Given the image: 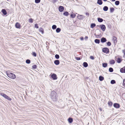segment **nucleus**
Here are the masks:
<instances>
[{
    "label": "nucleus",
    "mask_w": 125,
    "mask_h": 125,
    "mask_svg": "<svg viewBox=\"0 0 125 125\" xmlns=\"http://www.w3.org/2000/svg\"><path fill=\"white\" fill-rule=\"evenodd\" d=\"M51 97L53 101H56L57 99V94L54 91L52 92L51 93Z\"/></svg>",
    "instance_id": "f257e3e1"
},
{
    "label": "nucleus",
    "mask_w": 125,
    "mask_h": 125,
    "mask_svg": "<svg viewBox=\"0 0 125 125\" xmlns=\"http://www.w3.org/2000/svg\"><path fill=\"white\" fill-rule=\"evenodd\" d=\"M7 76L10 78L12 79H14L16 78V75L14 74L11 73H7Z\"/></svg>",
    "instance_id": "f03ea898"
},
{
    "label": "nucleus",
    "mask_w": 125,
    "mask_h": 125,
    "mask_svg": "<svg viewBox=\"0 0 125 125\" xmlns=\"http://www.w3.org/2000/svg\"><path fill=\"white\" fill-rule=\"evenodd\" d=\"M0 95L5 99L9 101H10L11 100V98L4 93H0Z\"/></svg>",
    "instance_id": "7ed1b4c3"
},
{
    "label": "nucleus",
    "mask_w": 125,
    "mask_h": 125,
    "mask_svg": "<svg viewBox=\"0 0 125 125\" xmlns=\"http://www.w3.org/2000/svg\"><path fill=\"white\" fill-rule=\"evenodd\" d=\"M50 76H51L53 80H56L57 79V78L56 75L55 73H51L50 75Z\"/></svg>",
    "instance_id": "20e7f679"
},
{
    "label": "nucleus",
    "mask_w": 125,
    "mask_h": 125,
    "mask_svg": "<svg viewBox=\"0 0 125 125\" xmlns=\"http://www.w3.org/2000/svg\"><path fill=\"white\" fill-rule=\"evenodd\" d=\"M102 50L105 53H108L109 52L108 49L106 48H103V49Z\"/></svg>",
    "instance_id": "39448f33"
},
{
    "label": "nucleus",
    "mask_w": 125,
    "mask_h": 125,
    "mask_svg": "<svg viewBox=\"0 0 125 125\" xmlns=\"http://www.w3.org/2000/svg\"><path fill=\"white\" fill-rule=\"evenodd\" d=\"M64 9V7L62 6H59V10L60 12H62L63 11Z\"/></svg>",
    "instance_id": "423d86ee"
},
{
    "label": "nucleus",
    "mask_w": 125,
    "mask_h": 125,
    "mask_svg": "<svg viewBox=\"0 0 125 125\" xmlns=\"http://www.w3.org/2000/svg\"><path fill=\"white\" fill-rule=\"evenodd\" d=\"M100 25L101 30L103 31H104L106 28L105 26L103 24Z\"/></svg>",
    "instance_id": "0eeeda50"
},
{
    "label": "nucleus",
    "mask_w": 125,
    "mask_h": 125,
    "mask_svg": "<svg viewBox=\"0 0 125 125\" xmlns=\"http://www.w3.org/2000/svg\"><path fill=\"white\" fill-rule=\"evenodd\" d=\"M78 18L80 20H82L84 18V16L82 15H79L77 16Z\"/></svg>",
    "instance_id": "6e6552de"
},
{
    "label": "nucleus",
    "mask_w": 125,
    "mask_h": 125,
    "mask_svg": "<svg viewBox=\"0 0 125 125\" xmlns=\"http://www.w3.org/2000/svg\"><path fill=\"white\" fill-rule=\"evenodd\" d=\"M15 26L17 28H20V24L18 22H17L16 23L15 25Z\"/></svg>",
    "instance_id": "1a4fd4ad"
},
{
    "label": "nucleus",
    "mask_w": 125,
    "mask_h": 125,
    "mask_svg": "<svg viewBox=\"0 0 125 125\" xmlns=\"http://www.w3.org/2000/svg\"><path fill=\"white\" fill-rule=\"evenodd\" d=\"M120 71L121 73H125V66L121 69Z\"/></svg>",
    "instance_id": "9d476101"
},
{
    "label": "nucleus",
    "mask_w": 125,
    "mask_h": 125,
    "mask_svg": "<svg viewBox=\"0 0 125 125\" xmlns=\"http://www.w3.org/2000/svg\"><path fill=\"white\" fill-rule=\"evenodd\" d=\"M114 106L116 108H118L119 107V105L117 103H115L114 104Z\"/></svg>",
    "instance_id": "9b49d317"
},
{
    "label": "nucleus",
    "mask_w": 125,
    "mask_h": 125,
    "mask_svg": "<svg viewBox=\"0 0 125 125\" xmlns=\"http://www.w3.org/2000/svg\"><path fill=\"white\" fill-rule=\"evenodd\" d=\"M101 42L103 43L105 42L107 40L105 38L103 37L101 39Z\"/></svg>",
    "instance_id": "f8f14e48"
},
{
    "label": "nucleus",
    "mask_w": 125,
    "mask_h": 125,
    "mask_svg": "<svg viewBox=\"0 0 125 125\" xmlns=\"http://www.w3.org/2000/svg\"><path fill=\"white\" fill-rule=\"evenodd\" d=\"M54 63L56 65H58L59 64L60 62L58 60H56L54 61Z\"/></svg>",
    "instance_id": "ddd939ff"
},
{
    "label": "nucleus",
    "mask_w": 125,
    "mask_h": 125,
    "mask_svg": "<svg viewBox=\"0 0 125 125\" xmlns=\"http://www.w3.org/2000/svg\"><path fill=\"white\" fill-rule=\"evenodd\" d=\"M2 12L4 15H6L7 14V12L6 10L5 9H3L2 10Z\"/></svg>",
    "instance_id": "4468645a"
},
{
    "label": "nucleus",
    "mask_w": 125,
    "mask_h": 125,
    "mask_svg": "<svg viewBox=\"0 0 125 125\" xmlns=\"http://www.w3.org/2000/svg\"><path fill=\"white\" fill-rule=\"evenodd\" d=\"M97 3L99 5H101L102 4V0H98Z\"/></svg>",
    "instance_id": "2eb2a0df"
},
{
    "label": "nucleus",
    "mask_w": 125,
    "mask_h": 125,
    "mask_svg": "<svg viewBox=\"0 0 125 125\" xmlns=\"http://www.w3.org/2000/svg\"><path fill=\"white\" fill-rule=\"evenodd\" d=\"M68 121L69 123H71L73 122V119L71 118H70L68 119Z\"/></svg>",
    "instance_id": "dca6fc26"
},
{
    "label": "nucleus",
    "mask_w": 125,
    "mask_h": 125,
    "mask_svg": "<svg viewBox=\"0 0 125 125\" xmlns=\"http://www.w3.org/2000/svg\"><path fill=\"white\" fill-rule=\"evenodd\" d=\"M63 15L65 16H67L69 15V13L68 12L66 11L63 13Z\"/></svg>",
    "instance_id": "f3484780"
},
{
    "label": "nucleus",
    "mask_w": 125,
    "mask_h": 125,
    "mask_svg": "<svg viewBox=\"0 0 125 125\" xmlns=\"http://www.w3.org/2000/svg\"><path fill=\"white\" fill-rule=\"evenodd\" d=\"M83 66L85 67H87L88 66V64L87 62H84L83 63Z\"/></svg>",
    "instance_id": "a211bd4d"
},
{
    "label": "nucleus",
    "mask_w": 125,
    "mask_h": 125,
    "mask_svg": "<svg viewBox=\"0 0 125 125\" xmlns=\"http://www.w3.org/2000/svg\"><path fill=\"white\" fill-rule=\"evenodd\" d=\"M61 31V29L59 28H57L56 30V31L57 33Z\"/></svg>",
    "instance_id": "6ab92c4d"
},
{
    "label": "nucleus",
    "mask_w": 125,
    "mask_h": 125,
    "mask_svg": "<svg viewBox=\"0 0 125 125\" xmlns=\"http://www.w3.org/2000/svg\"><path fill=\"white\" fill-rule=\"evenodd\" d=\"M115 61L114 60H112L110 62V63L111 64H114L115 63Z\"/></svg>",
    "instance_id": "aec40b11"
},
{
    "label": "nucleus",
    "mask_w": 125,
    "mask_h": 125,
    "mask_svg": "<svg viewBox=\"0 0 125 125\" xmlns=\"http://www.w3.org/2000/svg\"><path fill=\"white\" fill-rule=\"evenodd\" d=\"M95 42L97 43H100V40L99 39H96L95 40Z\"/></svg>",
    "instance_id": "412c9836"
},
{
    "label": "nucleus",
    "mask_w": 125,
    "mask_h": 125,
    "mask_svg": "<svg viewBox=\"0 0 125 125\" xmlns=\"http://www.w3.org/2000/svg\"><path fill=\"white\" fill-rule=\"evenodd\" d=\"M113 40H114V42L115 43H116L117 42V38L115 37H114L113 38Z\"/></svg>",
    "instance_id": "4be33fe9"
},
{
    "label": "nucleus",
    "mask_w": 125,
    "mask_h": 125,
    "mask_svg": "<svg viewBox=\"0 0 125 125\" xmlns=\"http://www.w3.org/2000/svg\"><path fill=\"white\" fill-rule=\"evenodd\" d=\"M108 7L106 6H104L103 8V10L105 11H106L108 10Z\"/></svg>",
    "instance_id": "5701e85b"
},
{
    "label": "nucleus",
    "mask_w": 125,
    "mask_h": 125,
    "mask_svg": "<svg viewBox=\"0 0 125 125\" xmlns=\"http://www.w3.org/2000/svg\"><path fill=\"white\" fill-rule=\"evenodd\" d=\"M99 79L100 81H102L104 79V78L102 76H100L99 77Z\"/></svg>",
    "instance_id": "b1692460"
},
{
    "label": "nucleus",
    "mask_w": 125,
    "mask_h": 125,
    "mask_svg": "<svg viewBox=\"0 0 125 125\" xmlns=\"http://www.w3.org/2000/svg\"><path fill=\"white\" fill-rule=\"evenodd\" d=\"M98 21L100 22H102L103 21V19L102 18H98Z\"/></svg>",
    "instance_id": "393cba45"
},
{
    "label": "nucleus",
    "mask_w": 125,
    "mask_h": 125,
    "mask_svg": "<svg viewBox=\"0 0 125 125\" xmlns=\"http://www.w3.org/2000/svg\"><path fill=\"white\" fill-rule=\"evenodd\" d=\"M39 31L40 32H41L42 34H43L44 33V32L43 29L42 28H40V29Z\"/></svg>",
    "instance_id": "a878e982"
},
{
    "label": "nucleus",
    "mask_w": 125,
    "mask_h": 125,
    "mask_svg": "<svg viewBox=\"0 0 125 125\" xmlns=\"http://www.w3.org/2000/svg\"><path fill=\"white\" fill-rule=\"evenodd\" d=\"M95 24L94 23H92L91 24V27L92 28H93L95 26Z\"/></svg>",
    "instance_id": "bb28decb"
},
{
    "label": "nucleus",
    "mask_w": 125,
    "mask_h": 125,
    "mask_svg": "<svg viewBox=\"0 0 125 125\" xmlns=\"http://www.w3.org/2000/svg\"><path fill=\"white\" fill-rule=\"evenodd\" d=\"M108 104L110 106H112L113 104L112 102L111 101L109 102L108 103Z\"/></svg>",
    "instance_id": "cd10ccee"
},
{
    "label": "nucleus",
    "mask_w": 125,
    "mask_h": 125,
    "mask_svg": "<svg viewBox=\"0 0 125 125\" xmlns=\"http://www.w3.org/2000/svg\"><path fill=\"white\" fill-rule=\"evenodd\" d=\"M107 66V64L106 63H103V66L104 67H106Z\"/></svg>",
    "instance_id": "c85d7f7f"
},
{
    "label": "nucleus",
    "mask_w": 125,
    "mask_h": 125,
    "mask_svg": "<svg viewBox=\"0 0 125 125\" xmlns=\"http://www.w3.org/2000/svg\"><path fill=\"white\" fill-rule=\"evenodd\" d=\"M115 83V81L114 80H112L111 81V83L112 84H114Z\"/></svg>",
    "instance_id": "c756f323"
},
{
    "label": "nucleus",
    "mask_w": 125,
    "mask_h": 125,
    "mask_svg": "<svg viewBox=\"0 0 125 125\" xmlns=\"http://www.w3.org/2000/svg\"><path fill=\"white\" fill-rule=\"evenodd\" d=\"M119 4V1H116L115 2V4L116 5H118Z\"/></svg>",
    "instance_id": "7c9ffc66"
},
{
    "label": "nucleus",
    "mask_w": 125,
    "mask_h": 125,
    "mask_svg": "<svg viewBox=\"0 0 125 125\" xmlns=\"http://www.w3.org/2000/svg\"><path fill=\"white\" fill-rule=\"evenodd\" d=\"M75 16L76 15L73 14H71V17L73 18H75Z\"/></svg>",
    "instance_id": "2f4dec72"
},
{
    "label": "nucleus",
    "mask_w": 125,
    "mask_h": 125,
    "mask_svg": "<svg viewBox=\"0 0 125 125\" xmlns=\"http://www.w3.org/2000/svg\"><path fill=\"white\" fill-rule=\"evenodd\" d=\"M122 61V60H121L120 58H118L117 60V62L118 63H120Z\"/></svg>",
    "instance_id": "473e14b6"
},
{
    "label": "nucleus",
    "mask_w": 125,
    "mask_h": 125,
    "mask_svg": "<svg viewBox=\"0 0 125 125\" xmlns=\"http://www.w3.org/2000/svg\"><path fill=\"white\" fill-rule=\"evenodd\" d=\"M33 20L31 18L29 19V21L30 23H32L33 22Z\"/></svg>",
    "instance_id": "72a5a7b5"
},
{
    "label": "nucleus",
    "mask_w": 125,
    "mask_h": 125,
    "mask_svg": "<svg viewBox=\"0 0 125 125\" xmlns=\"http://www.w3.org/2000/svg\"><path fill=\"white\" fill-rule=\"evenodd\" d=\"M114 10V9L113 8H110V12L111 13L113 12Z\"/></svg>",
    "instance_id": "f704fd0d"
},
{
    "label": "nucleus",
    "mask_w": 125,
    "mask_h": 125,
    "mask_svg": "<svg viewBox=\"0 0 125 125\" xmlns=\"http://www.w3.org/2000/svg\"><path fill=\"white\" fill-rule=\"evenodd\" d=\"M56 28V26L55 25H53L52 26V28L53 29H55Z\"/></svg>",
    "instance_id": "c9c22d12"
},
{
    "label": "nucleus",
    "mask_w": 125,
    "mask_h": 125,
    "mask_svg": "<svg viewBox=\"0 0 125 125\" xmlns=\"http://www.w3.org/2000/svg\"><path fill=\"white\" fill-rule=\"evenodd\" d=\"M109 71L111 72H112L113 71V69L112 68H110L109 69Z\"/></svg>",
    "instance_id": "e433bc0d"
},
{
    "label": "nucleus",
    "mask_w": 125,
    "mask_h": 125,
    "mask_svg": "<svg viewBox=\"0 0 125 125\" xmlns=\"http://www.w3.org/2000/svg\"><path fill=\"white\" fill-rule=\"evenodd\" d=\"M55 58L57 59H58L59 58V55L57 54L55 55Z\"/></svg>",
    "instance_id": "4c0bfd02"
},
{
    "label": "nucleus",
    "mask_w": 125,
    "mask_h": 125,
    "mask_svg": "<svg viewBox=\"0 0 125 125\" xmlns=\"http://www.w3.org/2000/svg\"><path fill=\"white\" fill-rule=\"evenodd\" d=\"M26 62L27 63L29 64L30 63V61L29 60H27Z\"/></svg>",
    "instance_id": "58836bf2"
},
{
    "label": "nucleus",
    "mask_w": 125,
    "mask_h": 125,
    "mask_svg": "<svg viewBox=\"0 0 125 125\" xmlns=\"http://www.w3.org/2000/svg\"><path fill=\"white\" fill-rule=\"evenodd\" d=\"M107 44L108 46H110L111 45V43L110 42H108L107 43Z\"/></svg>",
    "instance_id": "ea45409f"
},
{
    "label": "nucleus",
    "mask_w": 125,
    "mask_h": 125,
    "mask_svg": "<svg viewBox=\"0 0 125 125\" xmlns=\"http://www.w3.org/2000/svg\"><path fill=\"white\" fill-rule=\"evenodd\" d=\"M40 1V0H35V2L36 3H38Z\"/></svg>",
    "instance_id": "a19ab883"
},
{
    "label": "nucleus",
    "mask_w": 125,
    "mask_h": 125,
    "mask_svg": "<svg viewBox=\"0 0 125 125\" xmlns=\"http://www.w3.org/2000/svg\"><path fill=\"white\" fill-rule=\"evenodd\" d=\"M123 85L125 87V79H124L123 81Z\"/></svg>",
    "instance_id": "79ce46f5"
},
{
    "label": "nucleus",
    "mask_w": 125,
    "mask_h": 125,
    "mask_svg": "<svg viewBox=\"0 0 125 125\" xmlns=\"http://www.w3.org/2000/svg\"><path fill=\"white\" fill-rule=\"evenodd\" d=\"M32 55L35 57H36V53L34 52H32Z\"/></svg>",
    "instance_id": "37998d69"
},
{
    "label": "nucleus",
    "mask_w": 125,
    "mask_h": 125,
    "mask_svg": "<svg viewBox=\"0 0 125 125\" xmlns=\"http://www.w3.org/2000/svg\"><path fill=\"white\" fill-rule=\"evenodd\" d=\"M32 67L34 69H36L37 68V66L35 65H33L32 66Z\"/></svg>",
    "instance_id": "c03bdc74"
},
{
    "label": "nucleus",
    "mask_w": 125,
    "mask_h": 125,
    "mask_svg": "<svg viewBox=\"0 0 125 125\" xmlns=\"http://www.w3.org/2000/svg\"><path fill=\"white\" fill-rule=\"evenodd\" d=\"M75 58L77 60H79L81 59L80 57H75Z\"/></svg>",
    "instance_id": "a18cd8bd"
},
{
    "label": "nucleus",
    "mask_w": 125,
    "mask_h": 125,
    "mask_svg": "<svg viewBox=\"0 0 125 125\" xmlns=\"http://www.w3.org/2000/svg\"><path fill=\"white\" fill-rule=\"evenodd\" d=\"M35 28H39V27H38V26L37 24H35Z\"/></svg>",
    "instance_id": "49530a36"
},
{
    "label": "nucleus",
    "mask_w": 125,
    "mask_h": 125,
    "mask_svg": "<svg viewBox=\"0 0 125 125\" xmlns=\"http://www.w3.org/2000/svg\"><path fill=\"white\" fill-rule=\"evenodd\" d=\"M58 1V0H53L52 2L53 3H55L57 2Z\"/></svg>",
    "instance_id": "de8ad7c7"
},
{
    "label": "nucleus",
    "mask_w": 125,
    "mask_h": 125,
    "mask_svg": "<svg viewBox=\"0 0 125 125\" xmlns=\"http://www.w3.org/2000/svg\"><path fill=\"white\" fill-rule=\"evenodd\" d=\"M90 58L91 59L94 60V58L93 56H91L90 57Z\"/></svg>",
    "instance_id": "09e8293b"
},
{
    "label": "nucleus",
    "mask_w": 125,
    "mask_h": 125,
    "mask_svg": "<svg viewBox=\"0 0 125 125\" xmlns=\"http://www.w3.org/2000/svg\"><path fill=\"white\" fill-rule=\"evenodd\" d=\"M86 15L88 17L89 15V14L88 13L86 12Z\"/></svg>",
    "instance_id": "8fccbe9b"
},
{
    "label": "nucleus",
    "mask_w": 125,
    "mask_h": 125,
    "mask_svg": "<svg viewBox=\"0 0 125 125\" xmlns=\"http://www.w3.org/2000/svg\"><path fill=\"white\" fill-rule=\"evenodd\" d=\"M88 37L87 36H86L85 37V38H84V39H85V40H87V39H88Z\"/></svg>",
    "instance_id": "3c124183"
},
{
    "label": "nucleus",
    "mask_w": 125,
    "mask_h": 125,
    "mask_svg": "<svg viewBox=\"0 0 125 125\" xmlns=\"http://www.w3.org/2000/svg\"><path fill=\"white\" fill-rule=\"evenodd\" d=\"M123 52L124 55H125V50H123Z\"/></svg>",
    "instance_id": "603ef678"
},
{
    "label": "nucleus",
    "mask_w": 125,
    "mask_h": 125,
    "mask_svg": "<svg viewBox=\"0 0 125 125\" xmlns=\"http://www.w3.org/2000/svg\"><path fill=\"white\" fill-rule=\"evenodd\" d=\"M80 39L81 40H83V37H82L80 38Z\"/></svg>",
    "instance_id": "864d4df0"
},
{
    "label": "nucleus",
    "mask_w": 125,
    "mask_h": 125,
    "mask_svg": "<svg viewBox=\"0 0 125 125\" xmlns=\"http://www.w3.org/2000/svg\"><path fill=\"white\" fill-rule=\"evenodd\" d=\"M103 0L105 1H106L107 0Z\"/></svg>",
    "instance_id": "5fc2aeb1"
},
{
    "label": "nucleus",
    "mask_w": 125,
    "mask_h": 125,
    "mask_svg": "<svg viewBox=\"0 0 125 125\" xmlns=\"http://www.w3.org/2000/svg\"><path fill=\"white\" fill-rule=\"evenodd\" d=\"M113 1H115V0H112Z\"/></svg>",
    "instance_id": "6e6d98bb"
}]
</instances>
